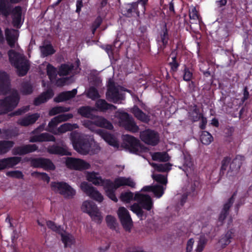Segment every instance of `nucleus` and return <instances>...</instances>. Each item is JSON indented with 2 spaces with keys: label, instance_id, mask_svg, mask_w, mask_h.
Segmentation results:
<instances>
[{
  "label": "nucleus",
  "instance_id": "1",
  "mask_svg": "<svg viewBox=\"0 0 252 252\" xmlns=\"http://www.w3.org/2000/svg\"><path fill=\"white\" fill-rule=\"evenodd\" d=\"M91 182L95 185L103 186L106 195L115 202L118 201L115 192L117 189L122 186H128L134 188L135 183L130 177H119L115 179L114 182L110 179H103L97 176Z\"/></svg>",
  "mask_w": 252,
  "mask_h": 252
},
{
  "label": "nucleus",
  "instance_id": "2",
  "mask_svg": "<svg viewBox=\"0 0 252 252\" xmlns=\"http://www.w3.org/2000/svg\"><path fill=\"white\" fill-rule=\"evenodd\" d=\"M19 100L20 96L17 92L0 99V115L12 111L18 105Z\"/></svg>",
  "mask_w": 252,
  "mask_h": 252
},
{
  "label": "nucleus",
  "instance_id": "3",
  "mask_svg": "<svg viewBox=\"0 0 252 252\" xmlns=\"http://www.w3.org/2000/svg\"><path fill=\"white\" fill-rule=\"evenodd\" d=\"M50 186L52 190L63 195L65 198H72L75 195V189L66 182H52Z\"/></svg>",
  "mask_w": 252,
  "mask_h": 252
},
{
  "label": "nucleus",
  "instance_id": "4",
  "mask_svg": "<svg viewBox=\"0 0 252 252\" xmlns=\"http://www.w3.org/2000/svg\"><path fill=\"white\" fill-rule=\"evenodd\" d=\"M71 140L74 149L83 155L89 153L91 145L89 141L76 134H71Z\"/></svg>",
  "mask_w": 252,
  "mask_h": 252
},
{
  "label": "nucleus",
  "instance_id": "5",
  "mask_svg": "<svg viewBox=\"0 0 252 252\" xmlns=\"http://www.w3.org/2000/svg\"><path fill=\"white\" fill-rule=\"evenodd\" d=\"M120 122L125 129L132 133L138 132L139 126L136 125L134 119L126 112L120 114Z\"/></svg>",
  "mask_w": 252,
  "mask_h": 252
},
{
  "label": "nucleus",
  "instance_id": "6",
  "mask_svg": "<svg viewBox=\"0 0 252 252\" xmlns=\"http://www.w3.org/2000/svg\"><path fill=\"white\" fill-rule=\"evenodd\" d=\"M140 138L145 144L153 146L157 145L159 141L158 133L150 129L141 131Z\"/></svg>",
  "mask_w": 252,
  "mask_h": 252
},
{
  "label": "nucleus",
  "instance_id": "7",
  "mask_svg": "<svg viewBox=\"0 0 252 252\" xmlns=\"http://www.w3.org/2000/svg\"><path fill=\"white\" fill-rule=\"evenodd\" d=\"M124 141L126 148L133 154H137L144 148L140 141L133 136L128 134L124 135Z\"/></svg>",
  "mask_w": 252,
  "mask_h": 252
},
{
  "label": "nucleus",
  "instance_id": "8",
  "mask_svg": "<svg viewBox=\"0 0 252 252\" xmlns=\"http://www.w3.org/2000/svg\"><path fill=\"white\" fill-rule=\"evenodd\" d=\"M106 98L109 101L117 103L124 99L123 94L120 93L118 88L114 82H110L106 94Z\"/></svg>",
  "mask_w": 252,
  "mask_h": 252
},
{
  "label": "nucleus",
  "instance_id": "9",
  "mask_svg": "<svg viewBox=\"0 0 252 252\" xmlns=\"http://www.w3.org/2000/svg\"><path fill=\"white\" fill-rule=\"evenodd\" d=\"M80 188L82 191L91 198L98 202H102L103 197L102 194L95 188L87 182H83L81 183Z\"/></svg>",
  "mask_w": 252,
  "mask_h": 252
},
{
  "label": "nucleus",
  "instance_id": "10",
  "mask_svg": "<svg viewBox=\"0 0 252 252\" xmlns=\"http://www.w3.org/2000/svg\"><path fill=\"white\" fill-rule=\"evenodd\" d=\"M65 164L68 168L77 170L88 169L91 167L90 163L86 161L74 158H67Z\"/></svg>",
  "mask_w": 252,
  "mask_h": 252
},
{
  "label": "nucleus",
  "instance_id": "11",
  "mask_svg": "<svg viewBox=\"0 0 252 252\" xmlns=\"http://www.w3.org/2000/svg\"><path fill=\"white\" fill-rule=\"evenodd\" d=\"M118 214L123 228L126 231H129L132 225V221L127 210L121 207L118 210Z\"/></svg>",
  "mask_w": 252,
  "mask_h": 252
},
{
  "label": "nucleus",
  "instance_id": "12",
  "mask_svg": "<svg viewBox=\"0 0 252 252\" xmlns=\"http://www.w3.org/2000/svg\"><path fill=\"white\" fill-rule=\"evenodd\" d=\"M237 191L233 192L227 201L224 204L218 217V222L219 223L218 225H222L224 223L225 220L229 214L230 208L234 203Z\"/></svg>",
  "mask_w": 252,
  "mask_h": 252
},
{
  "label": "nucleus",
  "instance_id": "13",
  "mask_svg": "<svg viewBox=\"0 0 252 252\" xmlns=\"http://www.w3.org/2000/svg\"><path fill=\"white\" fill-rule=\"evenodd\" d=\"M31 165L33 167L42 168L46 170H54L56 168L55 165L50 159L43 158H32Z\"/></svg>",
  "mask_w": 252,
  "mask_h": 252
},
{
  "label": "nucleus",
  "instance_id": "14",
  "mask_svg": "<svg viewBox=\"0 0 252 252\" xmlns=\"http://www.w3.org/2000/svg\"><path fill=\"white\" fill-rule=\"evenodd\" d=\"M134 200L137 201L142 208L148 211L151 210L153 206L152 198L148 194L136 193L134 197Z\"/></svg>",
  "mask_w": 252,
  "mask_h": 252
},
{
  "label": "nucleus",
  "instance_id": "15",
  "mask_svg": "<svg viewBox=\"0 0 252 252\" xmlns=\"http://www.w3.org/2000/svg\"><path fill=\"white\" fill-rule=\"evenodd\" d=\"M38 147L35 144H25L15 147L12 150V154L14 156H23L37 151Z\"/></svg>",
  "mask_w": 252,
  "mask_h": 252
},
{
  "label": "nucleus",
  "instance_id": "16",
  "mask_svg": "<svg viewBox=\"0 0 252 252\" xmlns=\"http://www.w3.org/2000/svg\"><path fill=\"white\" fill-rule=\"evenodd\" d=\"M22 160L20 157H11L0 159V171L14 167Z\"/></svg>",
  "mask_w": 252,
  "mask_h": 252
},
{
  "label": "nucleus",
  "instance_id": "17",
  "mask_svg": "<svg viewBox=\"0 0 252 252\" xmlns=\"http://www.w3.org/2000/svg\"><path fill=\"white\" fill-rule=\"evenodd\" d=\"M10 82L8 74L0 71V94H6L10 89Z\"/></svg>",
  "mask_w": 252,
  "mask_h": 252
},
{
  "label": "nucleus",
  "instance_id": "18",
  "mask_svg": "<svg viewBox=\"0 0 252 252\" xmlns=\"http://www.w3.org/2000/svg\"><path fill=\"white\" fill-rule=\"evenodd\" d=\"M97 133L109 145L116 148H119V143L113 134L103 129H98Z\"/></svg>",
  "mask_w": 252,
  "mask_h": 252
},
{
  "label": "nucleus",
  "instance_id": "19",
  "mask_svg": "<svg viewBox=\"0 0 252 252\" xmlns=\"http://www.w3.org/2000/svg\"><path fill=\"white\" fill-rule=\"evenodd\" d=\"M54 95L53 90L52 89H48L34 98L33 104L35 106H39L42 103H44L52 98Z\"/></svg>",
  "mask_w": 252,
  "mask_h": 252
},
{
  "label": "nucleus",
  "instance_id": "20",
  "mask_svg": "<svg viewBox=\"0 0 252 252\" xmlns=\"http://www.w3.org/2000/svg\"><path fill=\"white\" fill-rule=\"evenodd\" d=\"M29 141L31 143L42 142H55L56 138L48 133H42L30 137Z\"/></svg>",
  "mask_w": 252,
  "mask_h": 252
},
{
  "label": "nucleus",
  "instance_id": "21",
  "mask_svg": "<svg viewBox=\"0 0 252 252\" xmlns=\"http://www.w3.org/2000/svg\"><path fill=\"white\" fill-rule=\"evenodd\" d=\"M5 34L9 46L11 48L15 47L19 37L18 31L13 29H6L5 31Z\"/></svg>",
  "mask_w": 252,
  "mask_h": 252
},
{
  "label": "nucleus",
  "instance_id": "22",
  "mask_svg": "<svg viewBox=\"0 0 252 252\" xmlns=\"http://www.w3.org/2000/svg\"><path fill=\"white\" fill-rule=\"evenodd\" d=\"M39 117L40 114L37 113L29 114L19 119L17 121V124L22 126H28L34 124Z\"/></svg>",
  "mask_w": 252,
  "mask_h": 252
},
{
  "label": "nucleus",
  "instance_id": "23",
  "mask_svg": "<svg viewBox=\"0 0 252 252\" xmlns=\"http://www.w3.org/2000/svg\"><path fill=\"white\" fill-rule=\"evenodd\" d=\"M234 236L235 230L233 229H230L227 230L225 234H222L218 241L220 247L222 249L226 248L232 242Z\"/></svg>",
  "mask_w": 252,
  "mask_h": 252
},
{
  "label": "nucleus",
  "instance_id": "24",
  "mask_svg": "<svg viewBox=\"0 0 252 252\" xmlns=\"http://www.w3.org/2000/svg\"><path fill=\"white\" fill-rule=\"evenodd\" d=\"M242 164V163L239 156H237L233 160L231 159L229 168L226 173V176L229 177L235 176L240 169Z\"/></svg>",
  "mask_w": 252,
  "mask_h": 252
},
{
  "label": "nucleus",
  "instance_id": "25",
  "mask_svg": "<svg viewBox=\"0 0 252 252\" xmlns=\"http://www.w3.org/2000/svg\"><path fill=\"white\" fill-rule=\"evenodd\" d=\"M8 54L11 63H27L22 51L16 52L13 50H10L8 51Z\"/></svg>",
  "mask_w": 252,
  "mask_h": 252
},
{
  "label": "nucleus",
  "instance_id": "26",
  "mask_svg": "<svg viewBox=\"0 0 252 252\" xmlns=\"http://www.w3.org/2000/svg\"><path fill=\"white\" fill-rule=\"evenodd\" d=\"M120 46L121 43L116 41L114 42V45H107L104 47V49L107 52L108 56L112 62L117 61L118 58V49L116 47V45Z\"/></svg>",
  "mask_w": 252,
  "mask_h": 252
},
{
  "label": "nucleus",
  "instance_id": "27",
  "mask_svg": "<svg viewBox=\"0 0 252 252\" xmlns=\"http://www.w3.org/2000/svg\"><path fill=\"white\" fill-rule=\"evenodd\" d=\"M47 151L48 153L53 155L61 156L71 155V153L68 151L66 148L57 145L49 146L47 148Z\"/></svg>",
  "mask_w": 252,
  "mask_h": 252
},
{
  "label": "nucleus",
  "instance_id": "28",
  "mask_svg": "<svg viewBox=\"0 0 252 252\" xmlns=\"http://www.w3.org/2000/svg\"><path fill=\"white\" fill-rule=\"evenodd\" d=\"M22 9L19 6H16L12 11L13 24L16 28H19L23 23V19L22 18Z\"/></svg>",
  "mask_w": 252,
  "mask_h": 252
},
{
  "label": "nucleus",
  "instance_id": "29",
  "mask_svg": "<svg viewBox=\"0 0 252 252\" xmlns=\"http://www.w3.org/2000/svg\"><path fill=\"white\" fill-rule=\"evenodd\" d=\"M131 112L139 121L148 123L150 121V116L144 113L137 106H134L131 109Z\"/></svg>",
  "mask_w": 252,
  "mask_h": 252
},
{
  "label": "nucleus",
  "instance_id": "30",
  "mask_svg": "<svg viewBox=\"0 0 252 252\" xmlns=\"http://www.w3.org/2000/svg\"><path fill=\"white\" fill-rule=\"evenodd\" d=\"M168 40V35L166 30H164L157 38L158 50L161 51L166 47Z\"/></svg>",
  "mask_w": 252,
  "mask_h": 252
},
{
  "label": "nucleus",
  "instance_id": "31",
  "mask_svg": "<svg viewBox=\"0 0 252 252\" xmlns=\"http://www.w3.org/2000/svg\"><path fill=\"white\" fill-rule=\"evenodd\" d=\"M95 106L99 111L102 112L116 109L115 105L107 103L105 100L102 99H99L96 101Z\"/></svg>",
  "mask_w": 252,
  "mask_h": 252
},
{
  "label": "nucleus",
  "instance_id": "32",
  "mask_svg": "<svg viewBox=\"0 0 252 252\" xmlns=\"http://www.w3.org/2000/svg\"><path fill=\"white\" fill-rule=\"evenodd\" d=\"M77 127V126L76 124L65 123L60 126L55 130V131H53L52 133L55 135H60L61 134L65 133L68 131H71Z\"/></svg>",
  "mask_w": 252,
  "mask_h": 252
},
{
  "label": "nucleus",
  "instance_id": "33",
  "mask_svg": "<svg viewBox=\"0 0 252 252\" xmlns=\"http://www.w3.org/2000/svg\"><path fill=\"white\" fill-rule=\"evenodd\" d=\"M126 12H125V11L123 12H125L124 14L128 17L132 16L134 14L138 16L140 13H142L141 7L136 3L128 4L126 7Z\"/></svg>",
  "mask_w": 252,
  "mask_h": 252
},
{
  "label": "nucleus",
  "instance_id": "34",
  "mask_svg": "<svg viewBox=\"0 0 252 252\" xmlns=\"http://www.w3.org/2000/svg\"><path fill=\"white\" fill-rule=\"evenodd\" d=\"M94 125L98 127L111 130L113 128L112 123L102 117H97L94 120Z\"/></svg>",
  "mask_w": 252,
  "mask_h": 252
},
{
  "label": "nucleus",
  "instance_id": "35",
  "mask_svg": "<svg viewBox=\"0 0 252 252\" xmlns=\"http://www.w3.org/2000/svg\"><path fill=\"white\" fill-rule=\"evenodd\" d=\"M98 209L96 204L92 201H85L82 205L81 209L83 212L88 214L89 215Z\"/></svg>",
  "mask_w": 252,
  "mask_h": 252
},
{
  "label": "nucleus",
  "instance_id": "36",
  "mask_svg": "<svg viewBox=\"0 0 252 252\" xmlns=\"http://www.w3.org/2000/svg\"><path fill=\"white\" fill-rule=\"evenodd\" d=\"M14 142L9 140H0V155L8 153L13 147Z\"/></svg>",
  "mask_w": 252,
  "mask_h": 252
},
{
  "label": "nucleus",
  "instance_id": "37",
  "mask_svg": "<svg viewBox=\"0 0 252 252\" xmlns=\"http://www.w3.org/2000/svg\"><path fill=\"white\" fill-rule=\"evenodd\" d=\"M215 64H199L200 71L205 77H209L214 73Z\"/></svg>",
  "mask_w": 252,
  "mask_h": 252
},
{
  "label": "nucleus",
  "instance_id": "38",
  "mask_svg": "<svg viewBox=\"0 0 252 252\" xmlns=\"http://www.w3.org/2000/svg\"><path fill=\"white\" fill-rule=\"evenodd\" d=\"M94 109L89 106H84L79 107L77 110V113L82 117L87 118H92V114Z\"/></svg>",
  "mask_w": 252,
  "mask_h": 252
},
{
  "label": "nucleus",
  "instance_id": "39",
  "mask_svg": "<svg viewBox=\"0 0 252 252\" xmlns=\"http://www.w3.org/2000/svg\"><path fill=\"white\" fill-rule=\"evenodd\" d=\"M16 69V72L19 76H24L27 73L30 67L31 64H13Z\"/></svg>",
  "mask_w": 252,
  "mask_h": 252
},
{
  "label": "nucleus",
  "instance_id": "40",
  "mask_svg": "<svg viewBox=\"0 0 252 252\" xmlns=\"http://www.w3.org/2000/svg\"><path fill=\"white\" fill-rule=\"evenodd\" d=\"M170 158V157L166 152H156L152 155V159L155 161L167 162Z\"/></svg>",
  "mask_w": 252,
  "mask_h": 252
},
{
  "label": "nucleus",
  "instance_id": "41",
  "mask_svg": "<svg viewBox=\"0 0 252 252\" xmlns=\"http://www.w3.org/2000/svg\"><path fill=\"white\" fill-rule=\"evenodd\" d=\"M231 158L229 156H226L223 158L221 161V166L220 171V176L222 177L226 173L228 165L230 166Z\"/></svg>",
  "mask_w": 252,
  "mask_h": 252
},
{
  "label": "nucleus",
  "instance_id": "42",
  "mask_svg": "<svg viewBox=\"0 0 252 252\" xmlns=\"http://www.w3.org/2000/svg\"><path fill=\"white\" fill-rule=\"evenodd\" d=\"M20 92L24 95L30 94L33 92V87L30 82H23L21 85Z\"/></svg>",
  "mask_w": 252,
  "mask_h": 252
},
{
  "label": "nucleus",
  "instance_id": "43",
  "mask_svg": "<svg viewBox=\"0 0 252 252\" xmlns=\"http://www.w3.org/2000/svg\"><path fill=\"white\" fill-rule=\"evenodd\" d=\"M47 73L51 82H54L58 74L57 69L51 64H47Z\"/></svg>",
  "mask_w": 252,
  "mask_h": 252
},
{
  "label": "nucleus",
  "instance_id": "44",
  "mask_svg": "<svg viewBox=\"0 0 252 252\" xmlns=\"http://www.w3.org/2000/svg\"><path fill=\"white\" fill-rule=\"evenodd\" d=\"M202 115L203 114L200 112L199 109L197 107L196 105H195L193 110L189 112L190 119L194 122H197L200 120Z\"/></svg>",
  "mask_w": 252,
  "mask_h": 252
},
{
  "label": "nucleus",
  "instance_id": "45",
  "mask_svg": "<svg viewBox=\"0 0 252 252\" xmlns=\"http://www.w3.org/2000/svg\"><path fill=\"white\" fill-rule=\"evenodd\" d=\"M213 137L209 132L202 131L200 135V141L203 144L208 145L213 141Z\"/></svg>",
  "mask_w": 252,
  "mask_h": 252
},
{
  "label": "nucleus",
  "instance_id": "46",
  "mask_svg": "<svg viewBox=\"0 0 252 252\" xmlns=\"http://www.w3.org/2000/svg\"><path fill=\"white\" fill-rule=\"evenodd\" d=\"M69 110V107H65L64 106H55L49 110V115L50 116H53L61 113L68 112Z\"/></svg>",
  "mask_w": 252,
  "mask_h": 252
},
{
  "label": "nucleus",
  "instance_id": "47",
  "mask_svg": "<svg viewBox=\"0 0 252 252\" xmlns=\"http://www.w3.org/2000/svg\"><path fill=\"white\" fill-rule=\"evenodd\" d=\"M208 242V239L206 237L205 234L201 235L198 242L197 247L195 249V252H202Z\"/></svg>",
  "mask_w": 252,
  "mask_h": 252
},
{
  "label": "nucleus",
  "instance_id": "48",
  "mask_svg": "<svg viewBox=\"0 0 252 252\" xmlns=\"http://www.w3.org/2000/svg\"><path fill=\"white\" fill-rule=\"evenodd\" d=\"M46 225L49 229H51L53 231H54L59 234H61L62 232L65 231L63 230V228L62 227L61 225H57L54 221L52 220L47 221Z\"/></svg>",
  "mask_w": 252,
  "mask_h": 252
},
{
  "label": "nucleus",
  "instance_id": "49",
  "mask_svg": "<svg viewBox=\"0 0 252 252\" xmlns=\"http://www.w3.org/2000/svg\"><path fill=\"white\" fill-rule=\"evenodd\" d=\"M41 56L44 57L54 53L55 50L50 44L43 45L40 47Z\"/></svg>",
  "mask_w": 252,
  "mask_h": 252
},
{
  "label": "nucleus",
  "instance_id": "50",
  "mask_svg": "<svg viewBox=\"0 0 252 252\" xmlns=\"http://www.w3.org/2000/svg\"><path fill=\"white\" fill-rule=\"evenodd\" d=\"M70 66H69L68 64H61V66L58 71V74L60 76L68 75L70 71V68L74 66L73 65V64H70Z\"/></svg>",
  "mask_w": 252,
  "mask_h": 252
},
{
  "label": "nucleus",
  "instance_id": "51",
  "mask_svg": "<svg viewBox=\"0 0 252 252\" xmlns=\"http://www.w3.org/2000/svg\"><path fill=\"white\" fill-rule=\"evenodd\" d=\"M10 13V7L5 1L0 0V15L6 16Z\"/></svg>",
  "mask_w": 252,
  "mask_h": 252
},
{
  "label": "nucleus",
  "instance_id": "52",
  "mask_svg": "<svg viewBox=\"0 0 252 252\" xmlns=\"http://www.w3.org/2000/svg\"><path fill=\"white\" fill-rule=\"evenodd\" d=\"M133 193L129 191L122 192L120 195V199L122 201L126 203H129L131 200H134Z\"/></svg>",
  "mask_w": 252,
  "mask_h": 252
},
{
  "label": "nucleus",
  "instance_id": "53",
  "mask_svg": "<svg viewBox=\"0 0 252 252\" xmlns=\"http://www.w3.org/2000/svg\"><path fill=\"white\" fill-rule=\"evenodd\" d=\"M63 232H62L60 234L62 238V241L65 247L70 246L74 243V239L72 238L71 236L69 234L65 235L63 233Z\"/></svg>",
  "mask_w": 252,
  "mask_h": 252
},
{
  "label": "nucleus",
  "instance_id": "54",
  "mask_svg": "<svg viewBox=\"0 0 252 252\" xmlns=\"http://www.w3.org/2000/svg\"><path fill=\"white\" fill-rule=\"evenodd\" d=\"M60 123L57 116L52 118L51 121L49 122L48 127V129H46V130L52 133V131H55L56 127L58 126V125Z\"/></svg>",
  "mask_w": 252,
  "mask_h": 252
},
{
  "label": "nucleus",
  "instance_id": "55",
  "mask_svg": "<svg viewBox=\"0 0 252 252\" xmlns=\"http://www.w3.org/2000/svg\"><path fill=\"white\" fill-rule=\"evenodd\" d=\"M32 176L35 178H38L43 180V181L46 182L48 183L50 182V178L48 175L44 172H39L37 171L34 172L32 174Z\"/></svg>",
  "mask_w": 252,
  "mask_h": 252
},
{
  "label": "nucleus",
  "instance_id": "56",
  "mask_svg": "<svg viewBox=\"0 0 252 252\" xmlns=\"http://www.w3.org/2000/svg\"><path fill=\"white\" fill-rule=\"evenodd\" d=\"M87 96L92 100H95L100 97L97 90L94 87H91L88 91Z\"/></svg>",
  "mask_w": 252,
  "mask_h": 252
},
{
  "label": "nucleus",
  "instance_id": "57",
  "mask_svg": "<svg viewBox=\"0 0 252 252\" xmlns=\"http://www.w3.org/2000/svg\"><path fill=\"white\" fill-rule=\"evenodd\" d=\"M106 222L108 227L114 230L116 227V220L114 217L111 215H107L106 217Z\"/></svg>",
  "mask_w": 252,
  "mask_h": 252
},
{
  "label": "nucleus",
  "instance_id": "58",
  "mask_svg": "<svg viewBox=\"0 0 252 252\" xmlns=\"http://www.w3.org/2000/svg\"><path fill=\"white\" fill-rule=\"evenodd\" d=\"M92 220L97 223H100L102 220V217L98 208L92 214L89 215Z\"/></svg>",
  "mask_w": 252,
  "mask_h": 252
},
{
  "label": "nucleus",
  "instance_id": "59",
  "mask_svg": "<svg viewBox=\"0 0 252 252\" xmlns=\"http://www.w3.org/2000/svg\"><path fill=\"white\" fill-rule=\"evenodd\" d=\"M172 164L170 163L158 164L156 166V170L158 172H168L171 169Z\"/></svg>",
  "mask_w": 252,
  "mask_h": 252
},
{
  "label": "nucleus",
  "instance_id": "60",
  "mask_svg": "<svg viewBox=\"0 0 252 252\" xmlns=\"http://www.w3.org/2000/svg\"><path fill=\"white\" fill-rule=\"evenodd\" d=\"M130 210L135 213L138 217L142 218L144 214V211H143L141 206L139 205L134 203L131 205Z\"/></svg>",
  "mask_w": 252,
  "mask_h": 252
},
{
  "label": "nucleus",
  "instance_id": "61",
  "mask_svg": "<svg viewBox=\"0 0 252 252\" xmlns=\"http://www.w3.org/2000/svg\"><path fill=\"white\" fill-rule=\"evenodd\" d=\"M62 93L63 96H64L65 101H66L74 97L76 94H77V89H74L72 91H65Z\"/></svg>",
  "mask_w": 252,
  "mask_h": 252
},
{
  "label": "nucleus",
  "instance_id": "62",
  "mask_svg": "<svg viewBox=\"0 0 252 252\" xmlns=\"http://www.w3.org/2000/svg\"><path fill=\"white\" fill-rule=\"evenodd\" d=\"M6 174L7 176L15 178L18 179H23L24 177L23 173L19 170L8 171Z\"/></svg>",
  "mask_w": 252,
  "mask_h": 252
},
{
  "label": "nucleus",
  "instance_id": "63",
  "mask_svg": "<svg viewBox=\"0 0 252 252\" xmlns=\"http://www.w3.org/2000/svg\"><path fill=\"white\" fill-rule=\"evenodd\" d=\"M29 110L28 107H23L22 108H19L17 110L11 112L9 116L11 117H14L15 116H20L22 115L23 114L26 113Z\"/></svg>",
  "mask_w": 252,
  "mask_h": 252
},
{
  "label": "nucleus",
  "instance_id": "64",
  "mask_svg": "<svg viewBox=\"0 0 252 252\" xmlns=\"http://www.w3.org/2000/svg\"><path fill=\"white\" fill-rule=\"evenodd\" d=\"M152 192L158 198L160 197L163 194V188L161 186H154Z\"/></svg>",
  "mask_w": 252,
  "mask_h": 252
}]
</instances>
